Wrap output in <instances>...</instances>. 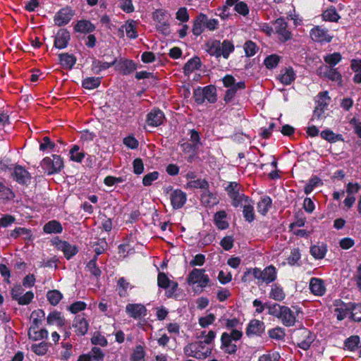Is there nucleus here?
<instances>
[{
    "label": "nucleus",
    "instance_id": "1",
    "mask_svg": "<svg viewBox=\"0 0 361 361\" xmlns=\"http://www.w3.org/2000/svg\"><path fill=\"white\" fill-rule=\"evenodd\" d=\"M267 309L269 314L279 319L284 326H292L295 324V314L288 307L275 303L267 306Z\"/></svg>",
    "mask_w": 361,
    "mask_h": 361
},
{
    "label": "nucleus",
    "instance_id": "2",
    "mask_svg": "<svg viewBox=\"0 0 361 361\" xmlns=\"http://www.w3.org/2000/svg\"><path fill=\"white\" fill-rule=\"evenodd\" d=\"M184 352L188 356L204 359L210 355L212 350L206 347L202 341H198L187 345Z\"/></svg>",
    "mask_w": 361,
    "mask_h": 361
},
{
    "label": "nucleus",
    "instance_id": "3",
    "mask_svg": "<svg viewBox=\"0 0 361 361\" xmlns=\"http://www.w3.org/2000/svg\"><path fill=\"white\" fill-rule=\"evenodd\" d=\"M294 339L300 348L307 350L313 342L314 337L308 329H301L295 332Z\"/></svg>",
    "mask_w": 361,
    "mask_h": 361
},
{
    "label": "nucleus",
    "instance_id": "4",
    "mask_svg": "<svg viewBox=\"0 0 361 361\" xmlns=\"http://www.w3.org/2000/svg\"><path fill=\"white\" fill-rule=\"evenodd\" d=\"M189 284L198 283V285L204 288L207 286L209 282L208 275L205 274V270L203 269H193L187 278Z\"/></svg>",
    "mask_w": 361,
    "mask_h": 361
},
{
    "label": "nucleus",
    "instance_id": "5",
    "mask_svg": "<svg viewBox=\"0 0 361 361\" xmlns=\"http://www.w3.org/2000/svg\"><path fill=\"white\" fill-rule=\"evenodd\" d=\"M42 164L49 170V174L58 172L63 167L62 159L60 156L56 154H53L51 158H44Z\"/></svg>",
    "mask_w": 361,
    "mask_h": 361
},
{
    "label": "nucleus",
    "instance_id": "6",
    "mask_svg": "<svg viewBox=\"0 0 361 361\" xmlns=\"http://www.w3.org/2000/svg\"><path fill=\"white\" fill-rule=\"evenodd\" d=\"M287 22L282 18L276 19L274 23V30L279 35V40L281 42H286L292 38V34L287 30Z\"/></svg>",
    "mask_w": 361,
    "mask_h": 361
},
{
    "label": "nucleus",
    "instance_id": "7",
    "mask_svg": "<svg viewBox=\"0 0 361 361\" xmlns=\"http://www.w3.org/2000/svg\"><path fill=\"white\" fill-rule=\"evenodd\" d=\"M55 244L58 250H61L63 252L64 256L67 259H69L76 255L78 251L76 246L72 245L66 241L57 239L55 241Z\"/></svg>",
    "mask_w": 361,
    "mask_h": 361
},
{
    "label": "nucleus",
    "instance_id": "8",
    "mask_svg": "<svg viewBox=\"0 0 361 361\" xmlns=\"http://www.w3.org/2000/svg\"><path fill=\"white\" fill-rule=\"evenodd\" d=\"M115 68L123 75H128L136 70L137 66L132 60L121 59L116 62Z\"/></svg>",
    "mask_w": 361,
    "mask_h": 361
},
{
    "label": "nucleus",
    "instance_id": "9",
    "mask_svg": "<svg viewBox=\"0 0 361 361\" xmlns=\"http://www.w3.org/2000/svg\"><path fill=\"white\" fill-rule=\"evenodd\" d=\"M164 119V114L161 110L153 109L147 114L146 122L149 126L157 127L161 125Z\"/></svg>",
    "mask_w": 361,
    "mask_h": 361
},
{
    "label": "nucleus",
    "instance_id": "10",
    "mask_svg": "<svg viewBox=\"0 0 361 361\" xmlns=\"http://www.w3.org/2000/svg\"><path fill=\"white\" fill-rule=\"evenodd\" d=\"M126 312L134 319L145 317L147 313L146 307L141 304H128L126 307Z\"/></svg>",
    "mask_w": 361,
    "mask_h": 361
},
{
    "label": "nucleus",
    "instance_id": "11",
    "mask_svg": "<svg viewBox=\"0 0 361 361\" xmlns=\"http://www.w3.org/2000/svg\"><path fill=\"white\" fill-rule=\"evenodd\" d=\"M310 36L314 41L318 42H329L332 38L329 35L327 30L322 29L319 26H317L311 30Z\"/></svg>",
    "mask_w": 361,
    "mask_h": 361
},
{
    "label": "nucleus",
    "instance_id": "12",
    "mask_svg": "<svg viewBox=\"0 0 361 361\" xmlns=\"http://www.w3.org/2000/svg\"><path fill=\"white\" fill-rule=\"evenodd\" d=\"M170 199L173 209H180L185 203L186 194L182 190L177 189L171 192Z\"/></svg>",
    "mask_w": 361,
    "mask_h": 361
},
{
    "label": "nucleus",
    "instance_id": "13",
    "mask_svg": "<svg viewBox=\"0 0 361 361\" xmlns=\"http://www.w3.org/2000/svg\"><path fill=\"white\" fill-rule=\"evenodd\" d=\"M334 306V314L338 320H343L350 313V303L346 304L341 300H336Z\"/></svg>",
    "mask_w": 361,
    "mask_h": 361
},
{
    "label": "nucleus",
    "instance_id": "14",
    "mask_svg": "<svg viewBox=\"0 0 361 361\" xmlns=\"http://www.w3.org/2000/svg\"><path fill=\"white\" fill-rule=\"evenodd\" d=\"M310 289L312 294L317 296H322L326 293L324 281L319 278H312L310 279Z\"/></svg>",
    "mask_w": 361,
    "mask_h": 361
},
{
    "label": "nucleus",
    "instance_id": "15",
    "mask_svg": "<svg viewBox=\"0 0 361 361\" xmlns=\"http://www.w3.org/2000/svg\"><path fill=\"white\" fill-rule=\"evenodd\" d=\"M124 31L127 36L131 39L137 37V33L135 27V22L133 20L127 21L123 25L118 29V35L121 37H124Z\"/></svg>",
    "mask_w": 361,
    "mask_h": 361
},
{
    "label": "nucleus",
    "instance_id": "16",
    "mask_svg": "<svg viewBox=\"0 0 361 361\" xmlns=\"http://www.w3.org/2000/svg\"><path fill=\"white\" fill-rule=\"evenodd\" d=\"M264 331V324L263 322L258 319H252L250 322L247 329L246 334L251 335H260Z\"/></svg>",
    "mask_w": 361,
    "mask_h": 361
},
{
    "label": "nucleus",
    "instance_id": "17",
    "mask_svg": "<svg viewBox=\"0 0 361 361\" xmlns=\"http://www.w3.org/2000/svg\"><path fill=\"white\" fill-rule=\"evenodd\" d=\"M70 39V33L66 30H60L56 34L54 47L58 49H63L67 47Z\"/></svg>",
    "mask_w": 361,
    "mask_h": 361
},
{
    "label": "nucleus",
    "instance_id": "18",
    "mask_svg": "<svg viewBox=\"0 0 361 361\" xmlns=\"http://www.w3.org/2000/svg\"><path fill=\"white\" fill-rule=\"evenodd\" d=\"M13 178L20 184H27L30 179V176L23 167L16 166L13 173Z\"/></svg>",
    "mask_w": 361,
    "mask_h": 361
},
{
    "label": "nucleus",
    "instance_id": "19",
    "mask_svg": "<svg viewBox=\"0 0 361 361\" xmlns=\"http://www.w3.org/2000/svg\"><path fill=\"white\" fill-rule=\"evenodd\" d=\"M73 326L75 329V332L79 336H84L88 331V323L85 318L78 315L75 317Z\"/></svg>",
    "mask_w": 361,
    "mask_h": 361
},
{
    "label": "nucleus",
    "instance_id": "20",
    "mask_svg": "<svg viewBox=\"0 0 361 361\" xmlns=\"http://www.w3.org/2000/svg\"><path fill=\"white\" fill-rule=\"evenodd\" d=\"M201 202L205 207H211L217 204L219 200L216 193H213L207 189L204 190L201 195Z\"/></svg>",
    "mask_w": 361,
    "mask_h": 361
},
{
    "label": "nucleus",
    "instance_id": "21",
    "mask_svg": "<svg viewBox=\"0 0 361 361\" xmlns=\"http://www.w3.org/2000/svg\"><path fill=\"white\" fill-rule=\"evenodd\" d=\"M221 348L228 354H233L237 350L235 344L232 343L231 336L228 333H223L221 335Z\"/></svg>",
    "mask_w": 361,
    "mask_h": 361
},
{
    "label": "nucleus",
    "instance_id": "22",
    "mask_svg": "<svg viewBox=\"0 0 361 361\" xmlns=\"http://www.w3.org/2000/svg\"><path fill=\"white\" fill-rule=\"evenodd\" d=\"M59 58L61 66L67 69H71L76 62V58L68 53L60 54Z\"/></svg>",
    "mask_w": 361,
    "mask_h": 361
},
{
    "label": "nucleus",
    "instance_id": "23",
    "mask_svg": "<svg viewBox=\"0 0 361 361\" xmlns=\"http://www.w3.org/2000/svg\"><path fill=\"white\" fill-rule=\"evenodd\" d=\"M207 51L216 58L221 56V42L219 40L209 41L206 44Z\"/></svg>",
    "mask_w": 361,
    "mask_h": 361
},
{
    "label": "nucleus",
    "instance_id": "24",
    "mask_svg": "<svg viewBox=\"0 0 361 361\" xmlns=\"http://www.w3.org/2000/svg\"><path fill=\"white\" fill-rule=\"evenodd\" d=\"M295 74L292 68H285L284 72L279 77L280 82L286 85L291 84L295 80Z\"/></svg>",
    "mask_w": 361,
    "mask_h": 361
},
{
    "label": "nucleus",
    "instance_id": "25",
    "mask_svg": "<svg viewBox=\"0 0 361 361\" xmlns=\"http://www.w3.org/2000/svg\"><path fill=\"white\" fill-rule=\"evenodd\" d=\"M76 32L89 33L95 30V26L88 20H79L75 25Z\"/></svg>",
    "mask_w": 361,
    "mask_h": 361
},
{
    "label": "nucleus",
    "instance_id": "26",
    "mask_svg": "<svg viewBox=\"0 0 361 361\" xmlns=\"http://www.w3.org/2000/svg\"><path fill=\"white\" fill-rule=\"evenodd\" d=\"M276 279V269L273 266H269L262 271V281L266 283L273 282Z\"/></svg>",
    "mask_w": 361,
    "mask_h": 361
},
{
    "label": "nucleus",
    "instance_id": "27",
    "mask_svg": "<svg viewBox=\"0 0 361 361\" xmlns=\"http://www.w3.org/2000/svg\"><path fill=\"white\" fill-rule=\"evenodd\" d=\"M72 15L66 10L62 9L54 17L55 24L58 26H62L67 24L71 18Z\"/></svg>",
    "mask_w": 361,
    "mask_h": 361
},
{
    "label": "nucleus",
    "instance_id": "28",
    "mask_svg": "<svg viewBox=\"0 0 361 361\" xmlns=\"http://www.w3.org/2000/svg\"><path fill=\"white\" fill-rule=\"evenodd\" d=\"M201 61L199 57H194L190 59L184 66L183 70L186 75H189L195 70L200 68Z\"/></svg>",
    "mask_w": 361,
    "mask_h": 361
},
{
    "label": "nucleus",
    "instance_id": "29",
    "mask_svg": "<svg viewBox=\"0 0 361 361\" xmlns=\"http://www.w3.org/2000/svg\"><path fill=\"white\" fill-rule=\"evenodd\" d=\"M43 230L47 233H61L63 231V228L59 221L52 220L44 226Z\"/></svg>",
    "mask_w": 361,
    "mask_h": 361
},
{
    "label": "nucleus",
    "instance_id": "30",
    "mask_svg": "<svg viewBox=\"0 0 361 361\" xmlns=\"http://www.w3.org/2000/svg\"><path fill=\"white\" fill-rule=\"evenodd\" d=\"M243 216L245 220L248 222H252L255 219V212L253 208V203L251 200H249L247 202H245L243 205Z\"/></svg>",
    "mask_w": 361,
    "mask_h": 361
},
{
    "label": "nucleus",
    "instance_id": "31",
    "mask_svg": "<svg viewBox=\"0 0 361 361\" xmlns=\"http://www.w3.org/2000/svg\"><path fill=\"white\" fill-rule=\"evenodd\" d=\"M28 336L30 338H32L35 341L42 340L47 338L48 331L45 329L38 330V329H35V327H30L28 331Z\"/></svg>",
    "mask_w": 361,
    "mask_h": 361
},
{
    "label": "nucleus",
    "instance_id": "32",
    "mask_svg": "<svg viewBox=\"0 0 361 361\" xmlns=\"http://www.w3.org/2000/svg\"><path fill=\"white\" fill-rule=\"evenodd\" d=\"M47 323L50 325L56 324L59 326H63L65 325V319L61 317V312H51L47 318Z\"/></svg>",
    "mask_w": 361,
    "mask_h": 361
},
{
    "label": "nucleus",
    "instance_id": "33",
    "mask_svg": "<svg viewBox=\"0 0 361 361\" xmlns=\"http://www.w3.org/2000/svg\"><path fill=\"white\" fill-rule=\"evenodd\" d=\"M271 200L269 197H264L257 203V211L262 215H266L271 206Z\"/></svg>",
    "mask_w": 361,
    "mask_h": 361
},
{
    "label": "nucleus",
    "instance_id": "34",
    "mask_svg": "<svg viewBox=\"0 0 361 361\" xmlns=\"http://www.w3.org/2000/svg\"><path fill=\"white\" fill-rule=\"evenodd\" d=\"M286 294L283 288L277 284L271 286L269 297L274 300L281 301L285 298Z\"/></svg>",
    "mask_w": 361,
    "mask_h": 361
},
{
    "label": "nucleus",
    "instance_id": "35",
    "mask_svg": "<svg viewBox=\"0 0 361 361\" xmlns=\"http://www.w3.org/2000/svg\"><path fill=\"white\" fill-rule=\"evenodd\" d=\"M45 317V313L42 310H35L31 313V318H32V324L30 327L38 329L42 322Z\"/></svg>",
    "mask_w": 361,
    "mask_h": 361
},
{
    "label": "nucleus",
    "instance_id": "36",
    "mask_svg": "<svg viewBox=\"0 0 361 361\" xmlns=\"http://www.w3.org/2000/svg\"><path fill=\"white\" fill-rule=\"evenodd\" d=\"M228 90L226 92L224 96V100L226 102H230L235 96L236 91L238 90H243L245 88V84L244 82H239L237 84L231 87H228Z\"/></svg>",
    "mask_w": 361,
    "mask_h": 361
},
{
    "label": "nucleus",
    "instance_id": "37",
    "mask_svg": "<svg viewBox=\"0 0 361 361\" xmlns=\"http://www.w3.org/2000/svg\"><path fill=\"white\" fill-rule=\"evenodd\" d=\"M226 217V213L224 211L217 212L214 215V221L216 226L219 229H226L228 226V224L224 219Z\"/></svg>",
    "mask_w": 361,
    "mask_h": 361
},
{
    "label": "nucleus",
    "instance_id": "38",
    "mask_svg": "<svg viewBox=\"0 0 361 361\" xmlns=\"http://www.w3.org/2000/svg\"><path fill=\"white\" fill-rule=\"evenodd\" d=\"M116 60H114L111 62H102L99 60H94L92 62V70L96 73H99L102 70H106L109 67L115 65Z\"/></svg>",
    "mask_w": 361,
    "mask_h": 361
},
{
    "label": "nucleus",
    "instance_id": "39",
    "mask_svg": "<svg viewBox=\"0 0 361 361\" xmlns=\"http://www.w3.org/2000/svg\"><path fill=\"white\" fill-rule=\"evenodd\" d=\"M186 188H200L205 190L209 188V183L205 179L191 180L186 184Z\"/></svg>",
    "mask_w": 361,
    "mask_h": 361
},
{
    "label": "nucleus",
    "instance_id": "40",
    "mask_svg": "<svg viewBox=\"0 0 361 361\" xmlns=\"http://www.w3.org/2000/svg\"><path fill=\"white\" fill-rule=\"evenodd\" d=\"M204 90V98L209 103H214L216 101V90L214 86L208 85L202 88Z\"/></svg>",
    "mask_w": 361,
    "mask_h": 361
},
{
    "label": "nucleus",
    "instance_id": "41",
    "mask_svg": "<svg viewBox=\"0 0 361 361\" xmlns=\"http://www.w3.org/2000/svg\"><path fill=\"white\" fill-rule=\"evenodd\" d=\"M326 252V247L325 245H313L310 247V253L315 258L318 259H323Z\"/></svg>",
    "mask_w": 361,
    "mask_h": 361
},
{
    "label": "nucleus",
    "instance_id": "42",
    "mask_svg": "<svg viewBox=\"0 0 361 361\" xmlns=\"http://www.w3.org/2000/svg\"><path fill=\"white\" fill-rule=\"evenodd\" d=\"M252 274L255 279H257L258 280H262V271H261L258 268H254V269H247L242 276V281L243 282H248L250 281L249 276L250 274Z\"/></svg>",
    "mask_w": 361,
    "mask_h": 361
},
{
    "label": "nucleus",
    "instance_id": "43",
    "mask_svg": "<svg viewBox=\"0 0 361 361\" xmlns=\"http://www.w3.org/2000/svg\"><path fill=\"white\" fill-rule=\"evenodd\" d=\"M47 298L52 305H56L63 298L62 294L57 290H52L47 292Z\"/></svg>",
    "mask_w": 361,
    "mask_h": 361
},
{
    "label": "nucleus",
    "instance_id": "44",
    "mask_svg": "<svg viewBox=\"0 0 361 361\" xmlns=\"http://www.w3.org/2000/svg\"><path fill=\"white\" fill-rule=\"evenodd\" d=\"M322 18L324 20L331 22H337L340 18L339 15L336 12L335 8H329L326 9L322 14Z\"/></svg>",
    "mask_w": 361,
    "mask_h": 361
},
{
    "label": "nucleus",
    "instance_id": "45",
    "mask_svg": "<svg viewBox=\"0 0 361 361\" xmlns=\"http://www.w3.org/2000/svg\"><path fill=\"white\" fill-rule=\"evenodd\" d=\"M82 87L87 90H92L99 86L100 79L99 78H87L82 81Z\"/></svg>",
    "mask_w": 361,
    "mask_h": 361
},
{
    "label": "nucleus",
    "instance_id": "46",
    "mask_svg": "<svg viewBox=\"0 0 361 361\" xmlns=\"http://www.w3.org/2000/svg\"><path fill=\"white\" fill-rule=\"evenodd\" d=\"M80 147L74 145L70 150L71 159L76 162H81L85 157L84 152H79Z\"/></svg>",
    "mask_w": 361,
    "mask_h": 361
},
{
    "label": "nucleus",
    "instance_id": "47",
    "mask_svg": "<svg viewBox=\"0 0 361 361\" xmlns=\"http://www.w3.org/2000/svg\"><path fill=\"white\" fill-rule=\"evenodd\" d=\"M91 343L95 345H100L102 347L106 346L108 341L106 338L102 335L99 332H94L91 338Z\"/></svg>",
    "mask_w": 361,
    "mask_h": 361
},
{
    "label": "nucleus",
    "instance_id": "48",
    "mask_svg": "<svg viewBox=\"0 0 361 361\" xmlns=\"http://www.w3.org/2000/svg\"><path fill=\"white\" fill-rule=\"evenodd\" d=\"M234 50L233 44L228 40H224L222 44H221V56H223L224 58L227 59L233 51Z\"/></svg>",
    "mask_w": 361,
    "mask_h": 361
},
{
    "label": "nucleus",
    "instance_id": "49",
    "mask_svg": "<svg viewBox=\"0 0 361 361\" xmlns=\"http://www.w3.org/2000/svg\"><path fill=\"white\" fill-rule=\"evenodd\" d=\"M145 356L144 348L141 345L135 347L133 354L130 356L131 361H141Z\"/></svg>",
    "mask_w": 361,
    "mask_h": 361
},
{
    "label": "nucleus",
    "instance_id": "50",
    "mask_svg": "<svg viewBox=\"0 0 361 361\" xmlns=\"http://www.w3.org/2000/svg\"><path fill=\"white\" fill-rule=\"evenodd\" d=\"M97 255H94V257L87 263V268L92 275L98 277L101 275L102 271L99 268L97 267Z\"/></svg>",
    "mask_w": 361,
    "mask_h": 361
},
{
    "label": "nucleus",
    "instance_id": "51",
    "mask_svg": "<svg viewBox=\"0 0 361 361\" xmlns=\"http://www.w3.org/2000/svg\"><path fill=\"white\" fill-rule=\"evenodd\" d=\"M171 281L164 272H159L157 276V284L159 287L166 289L170 287Z\"/></svg>",
    "mask_w": 361,
    "mask_h": 361
},
{
    "label": "nucleus",
    "instance_id": "52",
    "mask_svg": "<svg viewBox=\"0 0 361 361\" xmlns=\"http://www.w3.org/2000/svg\"><path fill=\"white\" fill-rule=\"evenodd\" d=\"M350 317L355 322L361 320V305H353L350 303Z\"/></svg>",
    "mask_w": 361,
    "mask_h": 361
},
{
    "label": "nucleus",
    "instance_id": "53",
    "mask_svg": "<svg viewBox=\"0 0 361 361\" xmlns=\"http://www.w3.org/2000/svg\"><path fill=\"white\" fill-rule=\"evenodd\" d=\"M152 17L153 19L157 22V23L169 20V14L166 11L163 9L156 10L153 13Z\"/></svg>",
    "mask_w": 361,
    "mask_h": 361
},
{
    "label": "nucleus",
    "instance_id": "54",
    "mask_svg": "<svg viewBox=\"0 0 361 361\" xmlns=\"http://www.w3.org/2000/svg\"><path fill=\"white\" fill-rule=\"evenodd\" d=\"M327 71L324 73V75L332 81L341 82V75L336 68L326 67Z\"/></svg>",
    "mask_w": 361,
    "mask_h": 361
},
{
    "label": "nucleus",
    "instance_id": "55",
    "mask_svg": "<svg viewBox=\"0 0 361 361\" xmlns=\"http://www.w3.org/2000/svg\"><path fill=\"white\" fill-rule=\"evenodd\" d=\"M324 61L331 66L336 65L341 60V55L338 52L326 55L324 58Z\"/></svg>",
    "mask_w": 361,
    "mask_h": 361
},
{
    "label": "nucleus",
    "instance_id": "56",
    "mask_svg": "<svg viewBox=\"0 0 361 361\" xmlns=\"http://www.w3.org/2000/svg\"><path fill=\"white\" fill-rule=\"evenodd\" d=\"M31 350L38 355H45L48 350L47 343L42 342L39 344H34L31 346Z\"/></svg>",
    "mask_w": 361,
    "mask_h": 361
},
{
    "label": "nucleus",
    "instance_id": "57",
    "mask_svg": "<svg viewBox=\"0 0 361 361\" xmlns=\"http://www.w3.org/2000/svg\"><path fill=\"white\" fill-rule=\"evenodd\" d=\"M245 55L247 57L254 56L257 50V45L252 41H247L244 44Z\"/></svg>",
    "mask_w": 361,
    "mask_h": 361
},
{
    "label": "nucleus",
    "instance_id": "58",
    "mask_svg": "<svg viewBox=\"0 0 361 361\" xmlns=\"http://www.w3.org/2000/svg\"><path fill=\"white\" fill-rule=\"evenodd\" d=\"M320 135L323 139L330 142H334L336 140H338L341 137L340 135H335V133H334L333 131L330 130H323Z\"/></svg>",
    "mask_w": 361,
    "mask_h": 361
},
{
    "label": "nucleus",
    "instance_id": "59",
    "mask_svg": "<svg viewBox=\"0 0 361 361\" xmlns=\"http://www.w3.org/2000/svg\"><path fill=\"white\" fill-rule=\"evenodd\" d=\"M360 343V338L357 336H353L348 338L345 342V347L350 350H355Z\"/></svg>",
    "mask_w": 361,
    "mask_h": 361
},
{
    "label": "nucleus",
    "instance_id": "60",
    "mask_svg": "<svg viewBox=\"0 0 361 361\" xmlns=\"http://www.w3.org/2000/svg\"><path fill=\"white\" fill-rule=\"evenodd\" d=\"M269 335L271 338L282 340L284 338L286 334L281 327L274 328L269 331Z\"/></svg>",
    "mask_w": 361,
    "mask_h": 361
},
{
    "label": "nucleus",
    "instance_id": "61",
    "mask_svg": "<svg viewBox=\"0 0 361 361\" xmlns=\"http://www.w3.org/2000/svg\"><path fill=\"white\" fill-rule=\"evenodd\" d=\"M279 62V57L276 55H270L264 60V65L267 68H273L276 67Z\"/></svg>",
    "mask_w": 361,
    "mask_h": 361
},
{
    "label": "nucleus",
    "instance_id": "62",
    "mask_svg": "<svg viewBox=\"0 0 361 361\" xmlns=\"http://www.w3.org/2000/svg\"><path fill=\"white\" fill-rule=\"evenodd\" d=\"M159 177V173L157 171H153L149 173L143 177L142 183L145 186H149L152 182L156 180Z\"/></svg>",
    "mask_w": 361,
    "mask_h": 361
},
{
    "label": "nucleus",
    "instance_id": "63",
    "mask_svg": "<svg viewBox=\"0 0 361 361\" xmlns=\"http://www.w3.org/2000/svg\"><path fill=\"white\" fill-rule=\"evenodd\" d=\"M34 298V294L32 291H27L25 293H23L20 299H18V303L20 305H28L31 302L32 300Z\"/></svg>",
    "mask_w": 361,
    "mask_h": 361
},
{
    "label": "nucleus",
    "instance_id": "64",
    "mask_svg": "<svg viewBox=\"0 0 361 361\" xmlns=\"http://www.w3.org/2000/svg\"><path fill=\"white\" fill-rule=\"evenodd\" d=\"M215 319V316L213 314H209L208 315L205 317H200L199 319V324L200 325L205 328L208 326L209 325L212 324Z\"/></svg>",
    "mask_w": 361,
    "mask_h": 361
}]
</instances>
